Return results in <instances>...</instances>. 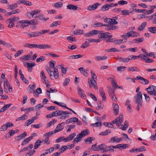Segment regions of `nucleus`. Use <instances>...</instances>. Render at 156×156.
I'll use <instances>...</instances> for the list:
<instances>
[{"instance_id":"f257e3e1","label":"nucleus","mask_w":156,"mask_h":156,"mask_svg":"<svg viewBox=\"0 0 156 156\" xmlns=\"http://www.w3.org/2000/svg\"><path fill=\"white\" fill-rule=\"evenodd\" d=\"M123 121V116L122 115H120L119 117H116L115 120L112 121V123L113 124H116L117 126L119 129L125 130L128 128V125L127 121H125L124 125L122 123Z\"/></svg>"},{"instance_id":"f03ea898","label":"nucleus","mask_w":156,"mask_h":156,"mask_svg":"<svg viewBox=\"0 0 156 156\" xmlns=\"http://www.w3.org/2000/svg\"><path fill=\"white\" fill-rule=\"evenodd\" d=\"M100 32L99 34V35H98V37L101 41H102L105 40L107 38H109L112 37V35H108L109 33L108 32L103 33L102 31H100Z\"/></svg>"},{"instance_id":"7ed1b4c3","label":"nucleus","mask_w":156,"mask_h":156,"mask_svg":"<svg viewBox=\"0 0 156 156\" xmlns=\"http://www.w3.org/2000/svg\"><path fill=\"white\" fill-rule=\"evenodd\" d=\"M148 93L150 95L156 96V86L151 85L146 88Z\"/></svg>"},{"instance_id":"20e7f679","label":"nucleus","mask_w":156,"mask_h":156,"mask_svg":"<svg viewBox=\"0 0 156 156\" xmlns=\"http://www.w3.org/2000/svg\"><path fill=\"white\" fill-rule=\"evenodd\" d=\"M136 103H139L140 105H141V103L143 102L142 98V94L141 92H138L137 94L134 96Z\"/></svg>"},{"instance_id":"39448f33","label":"nucleus","mask_w":156,"mask_h":156,"mask_svg":"<svg viewBox=\"0 0 156 156\" xmlns=\"http://www.w3.org/2000/svg\"><path fill=\"white\" fill-rule=\"evenodd\" d=\"M100 30H93L87 32L84 34L86 37H90L94 35H96L100 33Z\"/></svg>"},{"instance_id":"423d86ee","label":"nucleus","mask_w":156,"mask_h":156,"mask_svg":"<svg viewBox=\"0 0 156 156\" xmlns=\"http://www.w3.org/2000/svg\"><path fill=\"white\" fill-rule=\"evenodd\" d=\"M52 113L53 115L54 116H57L61 115L62 114H70V113L67 111H64L61 110H58L53 112Z\"/></svg>"},{"instance_id":"0eeeda50","label":"nucleus","mask_w":156,"mask_h":156,"mask_svg":"<svg viewBox=\"0 0 156 156\" xmlns=\"http://www.w3.org/2000/svg\"><path fill=\"white\" fill-rule=\"evenodd\" d=\"M100 5L99 3H96L93 5H90L87 7V9L89 11H94Z\"/></svg>"},{"instance_id":"6e6552de","label":"nucleus","mask_w":156,"mask_h":156,"mask_svg":"<svg viewBox=\"0 0 156 156\" xmlns=\"http://www.w3.org/2000/svg\"><path fill=\"white\" fill-rule=\"evenodd\" d=\"M64 125L65 123L64 122H62L58 124L56 127L55 129L54 130V133H56L62 130L64 128Z\"/></svg>"},{"instance_id":"1a4fd4ad","label":"nucleus","mask_w":156,"mask_h":156,"mask_svg":"<svg viewBox=\"0 0 156 156\" xmlns=\"http://www.w3.org/2000/svg\"><path fill=\"white\" fill-rule=\"evenodd\" d=\"M122 138H118L117 136L111 137L110 140V142L112 143H119L122 140Z\"/></svg>"},{"instance_id":"9d476101","label":"nucleus","mask_w":156,"mask_h":156,"mask_svg":"<svg viewBox=\"0 0 156 156\" xmlns=\"http://www.w3.org/2000/svg\"><path fill=\"white\" fill-rule=\"evenodd\" d=\"M28 20H24L20 21L19 22V23L21 24L20 27L22 28H24L25 27H27L28 26L29 23Z\"/></svg>"},{"instance_id":"9b49d317","label":"nucleus","mask_w":156,"mask_h":156,"mask_svg":"<svg viewBox=\"0 0 156 156\" xmlns=\"http://www.w3.org/2000/svg\"><path fill=\"white\" fill-rule=\"evenodd\" d=\"M88 83L89 85V87H90L91 88L92 87V85H91V84L92 85H93L94 87V88L95 89H98V87L97 85V82L96 81L94 80L93 79V80H90L88 81Z\"/></svg>"},{"instance_id":"f8f14e48","label":"nucleus","mask_w":156,"mask_h":156,"mask_svg":"<svg viewBox=\"0 0 156 156\" xmlns=\"http://www.w3.org/2000/svg\"><path fill=\"white\" fill-rule=\"evenodd\" d=\"M99 93L100 95L102 97V101H105L106 100V97L103 88L100 87L99 89Z\"/></svg>"},{"instance_id":"ddd939ff","label":"nucleus","mask_w":156,"mask_h":156,"mask_svg":"<svg viewBox=\"0 0 156 156\" xmlns=\"http://www.w3.org/2000/svg\"><path fill=\"white\" fill-rule=\"evenodd\" d=\"M17 3L19 4H24L25 5L28 6H31L32 5V4L31 2H30L29 1L25 0H20L18 1L17 2Z\"/></svg>"},{"instance_id":"4468645a","label":"nucleus","mask_w":156,"mask_h":156,"mask_svg":"<svg viewBox=\"0 0 156 156\" xmlns=\"http://www.w3.org/2000/svg\"><path fill=\"white\" fill-rule=\"evenodd\" d=\"M90 133V131L88 129H86L83 131H81V132L79 133L80 135L82 137H83L84 136L88 135Z\"/></svg>"},{"instance_id":"2eb2a0df","label":"nucleus","mask_w":156,"mask_h":156,"mask_svg":"<svg viewBox=\"0 0 156 156\" xmlns=\"http://www.w3.org/2000/svg\"><path fill=\"white\" fill-rule=\"evenodd\" d=\"M108 151H110L111 152H113L114 151V149H112L111 146L107 147H106V146L105 145L103 152H106Z\"/></svg>"},{"instance_id":"dca6fc26","label":"nucleus","mask_w":156,"mask_h":156,"mask_svg":"<svg viewBox=\"0 0 156 156\" xmlns=\"http://www.w3.org/2000/svg\"><path fill=\"white\" fill-rule=\"evenodd\" d=\"M32 136L25 139L21 143L22 145H24L28 143L32 139Z\"/></svg>"},{"instance_id":"f3484780","label":"nucleus","mask_w":156,"mask_h":156,"mask_svg":"<svg viewBox=\"0 0 156 156\" xmlns=\"http://www.w3.org/2000/svg\"><path fill=\"white\" fill-rule=\"evenodd\" d=\"M118 58L119 59L120 62L124 63H127L130 60V58L129 57L126 58H122L118 56Z\"/></svg>"},{"instance_id":"a211bd4d","label":"nucleus","mask_w":156,"mask_h":156,"mask_svg":"<svg viewBox=\"0 0 156 156\" xmlns=\"http://www.w3.org/2000/svg\"><path fill=\"white\" fill-rule=\"evenodd\" d=\"M78 119L76 117L71 118L70 119H67L66 121L67 124H69L72 122H77L78 121Z\"/></svg>"},{"instance_id":"6ab92c4d","label":"nucleus","mask_w":156,"mask_h":156,"mask_svg":"<svg viewBox=\"0 0 156 156\" xmlns=\"http://www.w3.org/2000/svg\"><path fill=\"white\" fill-rule=\"evenodd\" d=\"M39 49H45L46 48H50L51 47L48 44H39Z\"/></svg>"},{"instance_id":"aec40b11","label":"nucleus","mask_w":156,"mask_h":156,"mask_svg":"<svg viewBox=\"0 0 156 156\" xmlns=\"http://www.w3.org/2000/svg\"><path fill=\"white\" fill-rule=\"evenodd\" d=\"M119 106L118 105L115 104L114 105L113 110L115 115H117L119 112Z\"/></svg>"},{"instance_id":"412c9836","label":"nucleus","mask_w":156,"mask_h":156,"mask_svg":"<svg viewBox=\"0 0 156 156\" xmlns=\"http://www.w3.org/2000/svg\"><path fill=\"white\" fill-rule=\"evenodd\" d=\"M41 92L42 90L40 88H38L36 91H34V96L36 97H38L39 94L41 93Z\"/></svg>"},{"instance_id":"4be33fe9","label":"nucleus","mask_w":156,"mask_h":156,"mask_svg":"<svg viewBox=\"0 0 156 156\" xmlns=\"http://www.w3.org/2000/svg\"><path fill=\"white\" fill-rule=\"evenodd\" d=\"M147 23L146 22H144L137 28V30L139 31H142L145 27Z\"/></svg>"},{"instance_id":"5701e85b","label":"nucleus","mask_w":156,"mask_h":156,"mask_svg":"<svg viewBox=\"0 0 156 156\" xmlns=\"http://www.w3.org/2000/svg\"><path fill=\"white\" fill-rule=\"evenodd\" d=\"M66 7L67 9L73 10H76L78 9V7L77 6L72 4L69 5Z\"/></svg>"},{"instance_id":"b1692460","label":"nucleus","mask_w":156,"mask_h":156,"mask_svg":"<svg viewBox=\"0 0 156 156\" xmlns=\"http://www.w3.org/2000/svg\"><path fill=\"white\" fill-rule=\"evenodd\" d=\"M78 69L80 71V72L83 74L84 76H88V73L87 72L86 70L83 67H81Z\"/></svg>"},{"instance_id":"393cba45","label":"nucleus","mask_w":156,"mask_h":156,"mask_svg":"<svg viewBox=\"0 0 156 156\" xmlns=\"http://www.w3.org/2000/svg\"><path fill=\"white\" fill-rule=\"evenodd\" d=\"M82 137L79 134H78L77 135V136L74 140L73 142L74 143L77 144L79 142H80L81 140V138Z\"/></svg>"},{"instance_id":"a878e982","label":"nucleus","mask_w":156,"mask_h":156,"mask_svg":"<svg viewBox=\"0 0 156 156\" xmlns=\"http://www.w3.org/2000/svg\"><path fill=\"white\" fill-rule=\"evenodd\" d=\"M107 27L106 28V29L108 30H113L115 29L118 28V27L115 25H111V26H106Z\"/></svg>"},{"instance_id":"bb28decb","label":"nucleus","mask_w":156,"mask_h":156,"mask_svg":"<svg viewBox=\"0 0 156 156\" xmlns=\"http://www.w3.org/2000/svg\"><path fill=\"white\" fill-rule=\"evenodd\" d=\"M105 145L102 144L97 146V147L94 149V151H98L100 150H104Z\"/></svg>"},{"instance_id":"cd10ccee","label":"nucleus","mask_w":156,"mask_h":156,"mask_svg":"<svg viewBox=\"0 0 156 156\" xmlns=\"http://www.w3.org/2000/svg\"><path fill=\"white\" fill-rule=\"evenodd\" d=\"M110 79H112L111 83L112 86L113 87V92H114L115 91V90L117 87L118 86L117 83H115L114 80L112 78H110Z\"/></svg>"},{"instance_id":"c85d7f7f","label":"nucleus","mask_w":156,"mask_h":156,"mask_svg":"<svg viewBox=\"0 0 156 156\" xmlns=\"http://www.w3.org/2000/svg\"><path fill=\"white\" fill-rule=\"evenodd\" d=\"M127 70L129 71H136L139 72L140 71V69L137 67H129L127 68Z\"/></svg>"},{"instance_id":"c756f323","label":"nucleus","mask_w":156,"mask_h":156,"mask_svg":"<svg viewBox=\"0 0 156 156\" xmlns=\"http://www.w3.org/2000/svg\"><path fill=\"white\" fill-rule=\"evenodd\" d=\"M7 22H8L9 24L8 27L10 28H12L15 26V24L14 23V22L12 21L11 19H9L7 20Z\"/></svg>"},{"instance_id":"7c9ffc66","label":"nucleus","mask_w":156,"mask_h":156,"mask_svg":"<svg viewBox=\"0 0 156 156\" xmlns=\"http://www.w3.org/2000/svg\"><path fill=\"white\" fill-rule=\"evenodd\" d=\"M42 143V141L41 140H37L35 143L34 149H37Z\"/></svg>"},{"instance_id":"2f4dec72","label":"nucleus","mask_w":156,"mask_h":156,"mask_svg":"<svg viewBox=\"0 0 156 156\" xmlns=\"http://www.w3.org/2000/svg\"><path fill=\"white\" fill-rule=\"evenodd\" d=\"M53 70H54V72L53 73L54 75V77L55 79H57L59 76V74L57 68L55 67L53 69Z\"/></svg>"},{"instance_id":"473e14b6","label":"nucleus","mask_w":156,"mask_h":156,"mask_svg":"<svg viewBox=\"0 0 156 156\" xmlns=\"http://www.w3.org/2000/svg\"><path fill=\"white\" fill-rule=\"evenodd\" d=\"M27 116L26 114H24L21 116L17 118L16 121H17L19 120H23L27 119Z\"/></svg>"},{"instance_id":"72a5a7b5","label":"nucleus","mask_w":156,"mask_h":156,"mask_svg":"<svg viewBox=\"0 0 156 156\" xmlns=\"http://www.w3.org/2000/svg\"><path fill=\"white\" fill-rule=\"evenodd\" d=\"M36 17H37L39 18V19L41 20H44V21H46L48 20V18H44V15L40 14H39L38 16H36Z\"/></svg>"},{"instance_id":"f704fd0d","label":"nucleus","mask_w":156,"mask_h":156,"mask_svg":"<svg viewBox=\"0 0 156 156\" xmlns=\"http://www.w3.org/2000/svg\"><path fill=\"white\" fill-rule=\"evenodd\" d=\"M61 21H55L52 23L50 25V27H56L58 25H59L61 24Z\"/></svg>"},{"instance_id":"c9c22d12","label":"nucleus","mask_w":156,"mask_h":156,"mask_svg":"<svg viewBox=\"0 0 156 156\" xmlns=\"http://www.w3.org/2000/svg\"><path fill=\"white\" fill-rule=\"evenodd\" d=\"M48 73V74L49 75L51 79H53V75L52 73H53V71L51 70V69H50L49 67H48L46 69Z\"/></svg>"},{"instance_id":"e433bc0d","label":"nucleus","mask_w":156,"mask_h":156,"mask_svg":"<svg viewBox=\"0 0 156 156\" xmlns=\"http://www.w3.org/2000/svg\"><path fill=\"white\" fill-rule=\"evenodd\" d=\"M89 41H87V39L85 42L81 45V48H84L89 46L90 45V44L89 43Z\"/></svg>"},{"instance_id":"4c0bfd02","label":"nucleus","mask_w":156,"mask_h":156,"mask_svg":"<svg viewBox=\"0 0 156 156\" xmlns=\"http://www.w3.org/2000/svg\"><path fill=\"white\" fill-rule=\"evenodd\" d=\"M11 104H7L4 106L2 108L0 109V112H3L8 108L11 105Z\"/></svg>"},{"instance_id":"58836bf2","label":"nucleus","mask_w":156,"mask_h":156,"mask_svg":"<svg viewBox=\"0 0 156 156\" xmlns=\"http://www.w3.org/2000/svg\"><path fill=\"white\" fill-rule=\"evenodd\" d=\"M108 91L109 94V96H112V94H114V92H113V89H112V88L111 87L108 86L107 87Z\"/></svg>"},{"instance_id":"ea45409f","label":"nucleus","mask_w":156,"mask_h":156,"mask_svg":"<svg viewBox=\"0 0 156 156\" xmlns=\"http://www.w3.org/2000/svg\"><path fill=\"white\" fill-rule=\"evenodd\" d=\"M84 31L82 30H78L74 31V34L75 35L83 34Z\"/></svg>"},{"instance_id":"a19ab883","label":"nucleus","mask_w":156,"mask_h":156,"mask_svg":"<svg viewBox=\"0 0 156 156\" xmlns=\"http://www.w3.org/2000/svg\"><path fill=\"white\" fill-rule=\"evenodd\" d=\"M77 90L79 94L81 96V98H84L85 96V95L83 93V90H81L80 87H78Z\"/></svg>"},{"instance_id":"79ce46f5","label":"nucleus","mask_w":156,"mask_h":156,"mask_svg":"<svg viewBox=\"0 0 156 156\" xmlns=\"http://www.w3.org/2000/svg\"><path fill=\"white\" fill-rule=\"evenodd\" d=\"M63 6V3L61 2H59L55 3L54 4V6L57 8H61Z\"/></svg>"},{"instance_id":"37998d69","label":"nucleus","mask_w":156,"mask_h":156,"mask_svg":"<svg viewBox=\"0 0 156 156\" xmlns=\"http://www.w3.org/2000/svg\"><path fill=\"white\" fill-rule=\"evenodd\" d=\"M148 30L153 33H156V27H151L148 28Z\"/></svg>"},{"instance_id":"c03bdc74","label":"nucleus","mask_w":156,"mask_h":156,"mask_svg":"<svg viewBox=\"0 0 156 156\" xmlns=\"http://www.w3.org/2000/svg\"><path fill=\"white\" fill-rule=\"evenodd\" d=\"M17 7L18 5H17V4L15 3L14 4H13L9 5L8 6V9H10V10H12Z\"/></svg>"},{"instance_id":"a18cd8bd","label":"nucleus","mask_w":156,"mask_h":156,"mask_svg":"<svg viewBox=\"0 0 156 156\" xmlns=\"http://www.w3.org/2000/svg\"><path fill=\"white\" fill-rule=\"evenodd\" d=\"M136 151H138L141 152L143 151H146V149L145 147L144 146L138 148L136 149Z\"/></svg>"},{"instance_id":"49530a36","label":"nucleus","mask_w":156,"mask_h":156,"mask_svg":"<svg viewBox=\"0 0 156 156\" xmlns=\"http://www.w3.org/2000/svg\"><path fill=\"white\" fill-rule=\"evenodd\" d=\"M111 132L109 131V129H108L106 130L105 131L102 132L101 133L99 134L100 135L102 136H106L108 135V134H109Z\"/></svg>"},{"instance_id":"de8ad7c7","label":"nucleus","mask_w":156,"mask_h":156,"mask_svg":"<svg viewBox=\"0 0 156 156\" xmlns=\"http://www.w3.org/2000/svg\"><path fill=\"white\" fill-rule=\"evenodd\" d=\"M108 24H104V26H111L114 24H113V21L112 20V19L111 18H108Z\"/></svg>"},{"instance_id":"09e8293b","label":"nucleus","mask_w":156,"mask_h":156,"mask_svg":"<svg viewBox=\"0 0 156 156\" xmlns=\"http://www.w3.org/2000/svg\"><path fill=\"white\" fill-rule=\"evenodd\" d=\"M144 78L141 76H136V78L135 79V80H140V82L141 83L143 84H144Z\"/></svg>"},{"instance_id":"8fccbe9b","label":"nucleus","mask_w":156,"mask_h":156,"mask_svg":"<svg viewBox=\"0 0 156 156\" xmlns=\"http://www.w3.org/2000/svg\"><path fill=\"white\" fill-rule=\"evenodd\" d=\"M41 77L42 80L45 82L46 81L45 79L46 77L44 75V72L43 71H42L41 72Z\"/></svg>"},{"instance_id":"3c124183","label":"nucleus","mask_w":156,"mask_h":156,"mask_svg":"<svg viewBox=\"0 0 156 156\" xmlns=\"http://www.w3.org/2000/svg\"><path fill=\"white\" fill-rule=\"evenodd\" d=\"M44 106V105H42L41 104H38L34 108L36 111H38Z\"/></svg>"},{"instance_id":"603ef678","label":"nucleus","mask_w":156,"mask_h":156,"mask_svg":"<svg viewBox=\"0 0 156 156\" xmlns=\"http://www.w3.org/2000/svg\"><path fill=\"white\" fill-rule=\"evenodd\" d=\"M30 56L29 55H26L20 58V59L21 60L24 59L25 60H28L29 59Z\"/></svg>"},{"instance_id":"864d4df0","label":"nucleus","mask_w":156,"mask_h":156,"mask_svg":"<svg viewBox=\"0 0 156 156\" xmlns=\"http://www.w3.org/2000/svg\"><path fill=\"white\" fill-rule=\"evenodd\" d=\"M28 23L29 25H36L38 24V22L37 21L35 20V19L32 20L30 21L28 20Z\"/></svg>"},{"instance_id":"5fc2aeb1","label":"nucleus","mask_w":156,"mask_h":156,"mask_svg":"<svg viewBox=\"0 0 156 156\" xmlns=\"http://www.w3.org/2000/svg\"><path fill=\"white\" fill-rule=\"evenodd\" d=\"M132 12H129V11L125 9L122 11L121 13L122 15H127L129 14L130 13H131Z\"/></svg>"},{"instance_id":"6e6d98bb","label":"nucleus","mask_w":156,"mask_h":156,"mask_svg":"<svg viewBox=\"0 0 156 156\" xmlns=\"http://www.w3.org/2000/svg\"><path fill=\"white\" fill-rule=\"evenodd\" d=\"M96 58L97 60L101 61L106 59L107 58V57L105 56H98L96 57Z\"/></svg>"},{"instance_id":"4d7b16f0","label":"nucleus","mask_w":156,"mask_h":156,"mask_svg":"<svg viewBox=\"0 0 156 156\" xmlns=\"http://www.w3.org/2000/svg\"><path fill=\"white\" fill-rule=\"evenodd\" d=\"M103 26H104V25H103L102 23H97L94 24L93 25V27H101Z\"/></svg>"},{"instance_id":"13d9d810","label":"nucleus","mask_w":156,"mask_h":156,"mask_svg":"<svg viewBox=\"0 0 156 156\" xmlns=\"http://www.w3.org/2000/svg\"><path fill=\"white\" fill-rule=\"evenodd\" d=\"M109 7H108V4H107L105 5H103L101 8L102 11H104L107 10L109 9Z\"/></svg>"},{"instance_id":"bf43d9fd","label":"nucleus","mask_w":156,"mask_h":156,"mask_svg":"<svg viewBox=\"0 0 156 156\" xmlns=\"http://www.w3.org/2000/svg\"><path fill=\"white\" fill-rule=\"evenodd\" d=\"M87 41H89L90 42H94L98 43L100 42V40L99 39H87Z\"/></svg>"},{"instance_id":"052dcab7","label":"nucleus","mask_w":156,"mask_h":156,"mask_svg":"<svg viewBox=\"0 0 156 156\" xmlns=\"http://www.w3.org/2000/svg\"><path fill=\"white\" fill-rule=\"evenodd\" d=\"M54 131H53L51 132H49L48 133H46L44 135V136L45 137H49L51 136L53 133H55Z\"/></svg>"},{"instance_id":"680f3d73","label":"nucleus","mask_w":156,"mask_h":156,"mask_svg":"<svg viewBox=\"0 0 156 156\" xmlns=\"http://www.w3.org/2000/svg\"><path fill=\"white\" fill-rule=\"evenodd\" d=\"M76 135V133H75L71 134L69 136H68V138L69 140V141H71L72 140L73 138Z\"/></svg>"},{"instance_id":"e2e57ef3","label":"nucleus","mask_w":156,"mask_h":156,"mask_svg":"<svg viewBox=\"0 0 156 156\" xmlns=\"http://www.w3.org/2000/svg\"><path fill=\"white\" fill-rule=\"evenodd\" d=\"M35 87V85L34 84L32 86L30 85L28 87L29 90L30 92H32L33 90L34 89Z\"/></svg>"},{"instance_id":"0e129e2a","label":"nucleus","mask_w":156,"mask_h":156,"mask_svg":"<svg viewBox=\"0 0 156 156\" xmlns=\"http://www.w3.org/2000/svg\"><path fill=\"white\" fill-rule=\"evenodd\" d=\"M88 94L95 101H97V98L93 94L88 93Z\"/></svg>"},{"instance_id":"69168bd1","label":"nucleus","mask_w":156,"mask_h":156,"mask_svg":"<svg viewBox=\"0 0 156 156\" xmlns=\"http://www.w3.org/2000/svg\"><path fill=\"white\" fill-rule=\"evenodd\" d=\"M67 149V147L66 146L64 145L62 146L60 149V150H61L60 152V153H62V152L65 151Z\"/></svg>"},{"instance_id":"338daca9","label":"nucleus","mask_w":156,"mask_h":156,"mask_svg":"<svg viewBox=\"0 0 156 156\" xmlns=\"http://www.w3.org/2000/svg\"><path fill=\"white\" fill-rule=\"evenodd\" d=\"M34 121V119H30L27 121L25 123L27 124V126H28L30 124L33 122Z\"/></svg>"},{"instance_id":"774afa93","label":"nucleus","mask_w":156,"mask_h":156,"mask_svg":"<svg viewBox=\"0 0 156 156\" xmlns=\"http://www.w3.org/2000/svg\"><path fill=\"white\" fill-rule=\"evenodd\" d=\"M23 51V50H20L18 51L14 55L15 57L16 58L20 55L21 54Z\"/></svg>"}]
</instances>
